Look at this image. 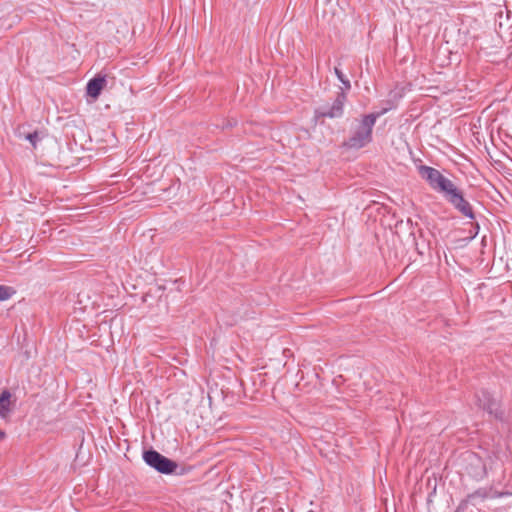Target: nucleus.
I'll use <instances>...</instances> for the list:
<instances>
[{
	"mask_svg": "<svg viewBox=\"0 0 512 512\" xmlns=\"http://www.w3.org/2000/svg\"><path fill=\"white\" fill-rule=\"evenodd\" d=\"M417 170L420 177L428 183L432 190L442 194L445 200L463 216L474 219L475 215L471 204L464 198L463 192L450 179L431 166L419 165Z\"/></svg>",
	"mask_w": 512,
	"mask_h": 512,
	"instance_id": "f257e3e1",
	"label": "nucleus"
},
{
	"mask_svg": "<svg viewBox=\"0 0 512 512\" xmlns=\"http://www.w3.org/2000/svg\"><path fill=\"white\" fill-rule=\"evenodd\" d=\"M388 109L380 112L362 115L356 119V123L352 126L350 136L344 142V145L350 149H361L367 146L373 139V128L379 117L385 114Z\"/></svg>",
	"mask_w": 512,
	"mask_h": 512,
	"instance_id": "f03ea898",
	"label": "nucleus"
},
{
	"mask_svg": "<svg viewBox=\"0 0 512 512\" xmlns=\"http://www.w3.org/2000/svg\"><path fill=\"white\" fill-rule=\"evenodd\" d=\"M347 100V95L344 91L337 93L331 105L320 106L315 109L314 115L316 120L322 118H341L344 114V105Z\"/></svg>",
	"mask_w": 512,
	"mask_h": 512,
	"instance_id": "7ed1b4c3",
	"label": "nucleus"
},
{
	"mask_svg": "<svg viewBox=\"0 0 512 512\" xmlns=\"http://www.w3.org/2000/svg\"><path fill=\"white\" fill-rule=\"evenodd\" d=\"M143 459L148 466L154 468L156 471L162 474H171L178 467L176 462L170 460L169 458L163 456L153 449L145 451L143 454Z\"/></svg>",
	"mask_w": 512,
	"mask_h": 512,
	"instance_id": "20e7f679",
	"label": "nucleus"
},
{
	"mask_svg": "<svg viewBox=\"0 0 512 512\" xmlns=\"http://www.w3.org/2000/svg\"><path fill=\"white\" fill-rule=\"evenodd\" d=\"M475 404L489 414L501 419L502 412L498 411L497 402L492 398L491 394L486 390H481L475 394Z\"/></svg>",
	"mask_w": 512,
	"mask_h": 512,
	"instance_id": "39448f33",
	"label": "nucleus"
},
{
	"mask_svg": "<svg viewBox=\"0 0 512 512\" xmlns=\"http://www.w3.org/2000/svg\"><path fill=\"white\" fill-rule=\"evenodd\" d=\"M467 472L476 479H481L486 475V468L480 457L473 452H467Z\"/></svg>",
	"mask_w": 512,
	"mask_h": 512,
	"instance_id": "423d86ee",
	"label": "nucleus"
},
{
	"mask_svg": "<svg viewBox=\"0 0 512 512\" xmlns=\"http://www.w3.org/2000/svg\"><path fill=\"white\" fill-rule=\"evenodd\" d=\"M106 77L104 75H97L90 79L86 86L87 95L96 99L100 95L102 89L106 86Z\"/></svg>",
	"mask_w": 512,
	"mask_h": 512,
	"instance_id": "0eeeda50",
	"label": "nucleus"
},
{
	"mask_svg": "<svg viewBox=\"0 0 512 512\" xmlns=\"http://www.w3.org/2000/svg\"><path fill=\"white\" fill-rule=\"evenodd\" d=\"M12 394L8 390L2 391L0 394V418L1 419H8L12 408V402H11Z\"/></svg>",
	"mask_w": 512,
	"mask_h": 512,
	"instance_id": "6e6552de",
	"label": "nucleus"
},
{
	"mask_svg": "<svg viewBox=\"0 0 512 512\" xmlns=\"http://www.w3.org/2000/svg\"><path fill=\"white\" fill-rule=\"evenodd\" d=\"M485 496H486L485 492H483L481 490H478L474 493L469 494L466 499L462 500L459 503V505L456 508V512H464L467 509L470 501H472L476 497L485 498Z\"/></svg>",
	"mask_w": 512,
	"mask_h": 512,
	"instance_id": "1a4fd4ad",
	"label": "nucleus"
},
{
	"mask_svg": "<svg viewBox=\"0 0 512 512\" xmlns=\"http://www.w3.org/2000/svg\"><path fill=\"white\" fill-rule=\"evenodd\" d=\"M334 72L338 80L343 84V88L341 89V91L350 90L351 83L349 79L344 75V73L338 67L334 68Z\"/></svg>",
	"mask_w": 512,
	"mask_h": 512,
	"instance_id": "9d476101",
	"label": "nucleus"
},
{
	"mask_svg": "<svg viewBox=\"0 0 512 512\" xmlns=\"http://www.w3.org/2000/svg\"><path fill=\"white\" fill-rule=\"evenodd\" d=\"M14 290L11 287L0 285V301H5L11 298Z\"/></svg>",
	"mask_w": 512,
	"mask_h": 512,
	"instance_id": "9b49d317",
	"label": "nucleus"
},
{
	"mask_svg": "<svg viewBox=\"0 0 512 512\" xmlns=\"http://www.w3.org/2000/svg\"><path fill=\"white\" fill-rule=\"evenodd\" d=\"M25 138L33 145V147H36V144L40 139L37 131L27 134Z\"/></svg>",
	"mask_w": 512,
	"mask_h": 512,
	"instance_id": "f8f14e48",
	"label": "nucleus"
},
{
	"mask_svg": "<svg viewBox=\"0 0 512 512\" xmlns=\"http://www.w3.org/2000/svg\"><path fill=\"white\" fill-rule=\"evenodd\" d=\"M5 438V432L0 429V440Z\"/></svg>",
	"mask_w": 512,
	"mask_h": 512,
	"instance_id": "ddd939ff",
	"label": "nucleus"
}]
</instances>
